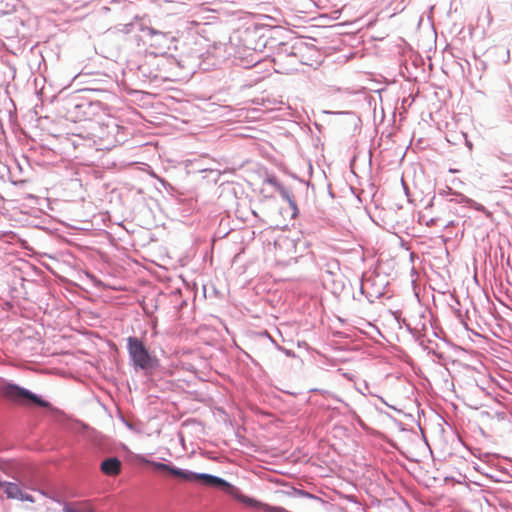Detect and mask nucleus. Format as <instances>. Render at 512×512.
<instances>
[{
  "label": "nucleus",
  "mask_w": 512,
  "mask_h": 512,
  "mask_svg": "<svg viewBox=\"0 0 512 512\" xmlns=\"http://www.w3.org/2000/svg\"><path fill=\"white\" fill-rule=\"evenodd\" d=\"M3 395L5 398L17 403H23L26 400H31L41 407H47L49 405L48 402L41 400L28 390L14 384L5 385L3 387Z\"/></svg>",
  "instance_id": "obj_2"
},
{
  "label": "nucleus",
  "mask_w": 512,
  "mask_h": 512,
  "mask_svg": "<svg viewBox=\"0 0 512 512\" xmlns=\"http://www.w3.org/2000/svg\"><path fill=\"white\" fill-rule=\"evenodd\" d=\"M509 56H510V54H509V50H507V51H506V60H505V61H508Z\"/></svg>",
  "instance_id": "obj_9"
},
{
  "label": "nucleus",
  "mask_w": 512,
  "mask_h": 512,
  "mask_svg": "<svg viewBox=\"0 0 512 512\" xmlns=\"http://www.w3.org/2000/svg\"><path fill=\"white\" fill-rule=\"evenodd\" d=\"M0 489L3 490L9 499L34 502V498L31 495L24 493L16 483L0 481Z\"/></svg>",
  "instance_id": "obj_4"
},
{
  "label": "nucleus",
  "mask_w": 512,
  "mask_h": 512,
  "mask_svg": "<svg viewBox=\"0 0 512 512\" xmlns=\"http://www.w3.org/2000/svg\"><path fill=\"white\" fill-rule=\"evenodd\" d=\"M296 245L294 241L288 237H279L275 241V258L283 265L288 264L295 258Z\"/></svg>",
  "instance_id": "obj_3"
},
{
  "label": "nucleus",
  "mask_w": 512,
  "mask_h": 512,
  "mask_svg": "<svg viewBox=\"0 0 512 512\" xmlns=\"http://www.w3.org/2000/svg\"><path fill=\"white\" fill-rule=\"evenodd\" d=\"M76 110L82 114L83 120H93L94 116L102 109L100 102H88L76 105Z\"/></svg>",
  "instance_id": "obj_5"
},
{
  "label": "nucleus",
  "mask_w": 512,
  "mask_h": 512,
  "mask_svg": "<svg viewBox=\"0 0 512 512\" xmlns=\"http://www.w3.org/2000/svg\"><path fill=\"white\" fill-rule=\"evenodd\" d=\"M101 470L108 476H116L121 472V462L117 458H108L101 463Z\"/></svg>",
  "instance_id": "obj_6"
},
{
  "label": "nucleus",
  "mask_w": 512,
  "mask_h": 512,
  "mask_svg": "<svg viewBox=\"0 0 512 512\" xmlns=\"http://www.w3.org/2000/svg\"><path fill=\"white\" fill-rule=\"evenodd\" d=\"M127 347L133 364L140 369H148L153 365V359L143 342L136 337L127 339Z\"/></svg>",
  "instance_id": "obj_1"
},
{
  "label": "nucleus",
  "mask_w": 512,
  "mask_h": 512,
  "mask_svg": "<svg viewBox=\"0 0 512 512\" xmlns=\"http://www.w3.org/2000/svg\"><path fill=\"white\" fill-rule=\"evenodd\" d=\"M144 462L151 464L155 469L161 470V471H167L173 476L179 477L183 479V477H187L186 470H182L179 468L172 467L170 465L160 463V462H154V461H148L144 460Z\"/></svg>",
  "instance_id": "obj_7"
},
{
  "label": "nucleus",
  "mask_w": 512,
  "mask_h": 512,
  "mask_svg": "<svg viewBox=\"0 0 512 512\" xmlns=\"http://www.w3.org/2000/svg\"><path fill=\"white\" fill-rule=\"evenodd\" d=\"M297 493H298L299 495H301V496H303V497L307 498V499H308V500H310V501H313V502H317V501H319V499H318L317 497H315V496H313V495H311V494L304 493V492H301V491H298Z\"/></svg>",
  "instance_id": "obj_8"
}]
</instances>
